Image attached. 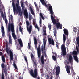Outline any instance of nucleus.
Returning a JSON list of instances; mask_svg holds the SVG:
<instances>
[{
    "label": "nucleus",
    "instance_id": "1",
    "mask_svg": "<svg viewBox=\"0 0 79 79\" xmlns=\"http://www.w3.org/2000/svg\"><path fill=\"white\" fill-rule=\"evenodd\" d=\"M12 1L14 14H15L16 13V14H18V12L20 16H22V12H21V7L19 6V0L17 1V3L15 4H15V0H12Z\"/></svg>",
    "mask_w": 79,
    "mask_h": 79
},
{
    "label": "nucleus",
    "instance_id": "2",
    "mask_svg": "<svg viewBox=\"0 0 79 79\" xmlns=\"http://www.w3.org/2000/svg\"><path fill=\"white\" fill-rule=\"evenodd\" d=\"M34 65L35 66L34 70V73L32 69H31L30 71V73L34 78H36L38 76V72H37V65L36 62H34Z\"/></svg>",
    "mask_w": 79,
    "mask_h": 79
},
{
    "label": "nucleus",
    "instance_id": "3",
    "mask_svg": "<svg viewBox=\"0 0 79 79\" xmlns=\"http://www.w3.org/2000/svg\"><path fill=\"white\" fill-rule=\"evenodd\" d=\"M51 20L53 24H56V27L57 29H62V25L60 23L58 22L57 23H56V20L53 17V16L51 15Z\"/></svg>",
    "mask_w": 79,
    "mask_h": 79
},
{
    "label": "nucleus",
    "instance_id": "4",
    "mask_svg": "<svg viewBox=\"0 0 79 79\" xmlns=\"http://www.w3.org/2000/svg\"><path fill=\"white\" fill-rule=\"evenodd\" d=\"M9 19V23L8 27V31L10 32H11H11H13V31L14 30V25L13 24L11 23V19L10 18Z\"/></svg>",
    "mask_w": 79,
    "mask_h": 79
},
{
    "label": "nucleus",
    "instance_id": "5",
    "mask_svg": "<svg viewBox=\"0 0 79 79\" xmlns=\"http://www.w3.org/2000/svg\"><path fill=\"white\" fill-rule=\"evenodd\" d=\"M26 24L27 25V28L28 31V32L29 34H31L32 32V25H30L29 27H28V26H29V21H26Z\"/></svg>",
    "mask_w": 79,
    "mask_h": 79
},
{
    "label": "nucleus",
    "instance_id": "6",
    "mask_svg": "<svg viewBox=\"0 0 79 79\" xmlns=\"http://www.w3.org/2000/svg\"><path fill=\"white\" fill-rule=\"evenodd\" d=\"M46 38H43V45H42L41 48V50L42 51V53H44V50H45L46 48V43H47V40H45Z\"/></svg>",
    "mask_w": 79,
    "mask_h": 79
},
{
    "label": "nucleus",
    "instance_id": "7",
    "mask_svg": "<svg viewBox=\"0 0 79 79\" xmlns=\"http://www.w3.org/2000/svg\"><path fill=\"white\" fill-rule=\"evenodd\" d=\"M37 54L39 58H40V56H41V49H40V45H39V46L37 49Z\"/></svg>",
    "mask_w": 79,
    "mask_h": 79
},
{
    "label": "nucleus",
    "instance_id": "8",
    "mask_svg": "<svg viewBox=\"0 0 79 79\" xmlns=\"http://www.w3.org/2000/svg\"><path fill=\"white\" fill-rule=\"evenodd\" d=\"M56 76H58V75H59V74H60V66H58L56 67Z\"/></svg>",
    "mask_w": 79,
    "mask_h": 79
},
{
    "label": "nucleus",
    "instance_id": "9",
    "mask_svg": "<svg viewBox=\"0 0 79 79\" xmlns=\"http://www.w3.org/2000/svg\"><path fill=\"white\" fill-rule=\"evenodd\" d=\"M9 53L10 56V62L11 63V60L13 61V52H12L11 50H9Z\"/></svg>",
    "mask_w": 79,
    "mask_h": 79
},
{
    "label": "nucleus",
    "instance_id": "10",
    "mask_svg": "<svg viewBox=\"0 0 79 79\" xmlns=\"http://www.w3.org/2000/svg\"><path fill=\"white\" fill-rule=\"evenodd\" d=\"M48 41L49 42V44H52V45H55V42L53 39H51V38H48Z\"/></svg>",
    "mask_w": 79,
    "mask_h": 79
},
{
    "label": "nucleus",
    "instance_id": "11",
    "mask_svg": "<svg viewBox=\"0 0 79 79\" xmlns=\"http://www.w3.org/2000/svg\"><path fill=\"white\" fill-rule=\"evenodd\" d=\"M2 16L3 18V20H4L5 21L6 25L8 24V21H7V19H6V16L4 15V14H3V13H2Z\"/></svg>",
    "mask_w": 79,
    "mask_h": 79
},
{
    "label": "nucleus",
    "instance_id": "12",
    "mask_svg": "<svg viewBox=\"0 0 79 79\" xmlns=\"http://www.w3.org/2000/svg\"><path fill=\"white\" fill-rule=\"evenodd\" d=\"M65 67H66V70L67 73L68 74H70L71 73L70 72V66L67 65Z\"/></svg>",
    "mask_w": 79,
    "mask_h": 79
},
{
    "label": "nucleus",
    "instance_id": "13",
    "mask_svg": "<svg viewBox=\"0 0 79 79\" xmlns=\"http://www.w3.org/2000/svg\"><path fill=\"white\" fill-rule=\"evenodd\" d=\"M43 36H45L47 35V33H46V27L44 26L43 28Z\"/></svg>",
    "mask_w": 79,
    "mask_h": 79
},
{
    "label": "nucleus",
    "instance_id": "14",
    "mask_svg": "<svg viewBox=\"0 0 79 79\" xmlns=\"http://www.w3.org/2000/svg\"><path fill=\"white\" fill-rule=\"evenodd\" d=\"M41 63L42 64H45V63L44 62V61H46V60H44V55H42L41 57L40 58Z\"/></svg>",
    "mask_w": 79,
    "mask_h": 79
},
{
    "label": "nucleus",
    "instance_id": "15",
    "mask_svg": "<svg viewBox=\"0 0 79 79\" xmlns=\"http://www.w3.org/2000/svg\"><path fill=\"white\" fill-rule=\"evenodd\" d=\"M33 24L34 25L35 28H37L38 31H39V27H38V26H37V24H36V21H35V20H33Z\"/></svg>",
    "mask_w": 79,
    "mask_h": 79
},
{
    "label": "nucleus",
    "instance_id": "16",
    "mask_svg": "<svg viewBox=\"0 0 79 79\" xmlns=\"http://www.w3.org/2000/svg\"><path fill=\"white\" fill-rule=\"evenodd\" d=\"M77 36L76 38L77 43L78 45V46L79 48V33H77Z\"/></svg>",
    "mask_w": 79,
    "mask_h": 79
},
{
    "label": "nucleus",
    "instance_id": "17",
    "mask_svg": "<svg viewBox=\"0 0 79 79\" xmlns=\"http://www.w3.org/2000/svg\"><path fill=\"white\" fill-rule=\"evenodd\" d=\"M8 36L9 37V42L10 44H12V40H11V34L10 32L8 33Z\"/></svg>",
    "mask_w": 79,
    "mask_h": 79
},
{
    "label": "nucleus",
    "instance_id": "18",
    "mask_svg": "<svg viewBox=\"0 0 79 79\" xmlns=\"http://www.w3.org/2000/svg\"><path fill=\"white\" fill-rule=\"evenodd\" d=\"M24 14L26 18H28V13L27 12V10L26 9H25L24 10Z\"/></svg>",
    "mask_w": 79,
    "mask_h": 79
},
{
    "label": "nucleus",
    "instance_id": "19",
    "mask_svg": "<svg viewBox=\"0 0 79 79\" xmlns=\"http://www.w3.org/2000/svg\"><path fill=\"white\" fill-rule=\"evenodd\" d=\"M34 44L35 48H37V39L35 37H34Z\"/></svg>",
    "mask_w": 79,
    "mask_h": 79
},
{
    "label": "nucleus",
    "instance_id": "20",
    "mask_svg": "<svg viewBox=\"0 0 79 79\" xmlns=\"http://www.w3.org/2000/svg\"><path fill=\"white\" fill-rule=\"evenodd\" d=\"M1 32L2 33V37L5 36V30H4V27L2 26L1 27Z\"/></svg>",
    "mask_w": 79,
    "mask_h": 79
},
{
    "label": "nucleus",
    "instance_id": "21",
    "mask_svg": "<svg viewBox=\"0 0 79 79\" xmlns=\"http://www.w3.org/2000/svg\"><path fill=\"white\" fill-rule=\"evenodd\" d=\"M40 1L42 5H45V7L47 8H48V6L47 5V4L46 3H45V1L44 0H40Z\"/></svg>",
    "mask_w": 79,
    "mask_h": 79
},
{
    "label": "nucleus",
    "instance_id": "22",
    "mask_svg": "<svg viewBox=\"0 0 79 79\" xmlns=\"http://www.w3.org/2000/svg\"><path fill=\"white\" fill-rule=\"evenodd\" d=\"M49 10L51 14V15H54V13H53V9L51 6H49Z\"/></svg>",
    "mask_w": 79,
    "mask_h": 79
},
{
    "label": "nucleus",
    "instance_id": "23",
    "mask_svg": "<svg viewBox=\"0 0 79 79\" xmlns=\"http://www.w3.org/2000/svg\"><path fill=\"white\" fill-rule=\"evenodd\" d=\"M63 31L64 34L66 35L67 37H68V30L65 28H64L63 29Z\"/></svg>",
    "mask_w": 79,
    "mask_h": 79
},
{
    "label": "nucleus",
    "instance_id": "24",
    "mask_svg": "<svg viewBox=\"0 0 79 79\" xmlns=\"http://www.w3.org/2000/svg\"><path fill=\"white\" fill-rule=\"evenodd\" d=\"M73 58L76 62L78 63H79V59L77 56H73Z\"/></svg>",
    "mask_w": 79,
    "mask_h": 79
},
{
    "label": "nucleus",
    "instance_id": "25",
    "mask_svg": "<svg viewBox=\"0 0 79 79\" xmlns=\"http://www.w3.org/2000/svg\"><path fill=\"white\" fill-rule=\"evenodd\" d=\"M61 50L62 51L64 50H66V46H65V45L64 44H63L61 45Z\"/></svg>",
    "mask_w": 79,
    "mask_h": 79
},
{
    "label": "nucleus",
    "instance_id": "26",
    "mask_svg": "<svg viewBox=\"0 0 79 79\" xmlns=\"http://www.w3.org/2000/svg\"><path fill=\"white\" fill-rule=\"evenodd\" d=\"M6 51L7 53L9 54V49H8V45L6 44Z\"/></svg>",
    "mask_w": 79,
    "mask_h": 79
},
{
    "label": "nucleus",
    "instance_id": "27",
    "mask_svg": "<svg viewBox=\"0 0 79 79\" xmlns=\"http://www.w3.org/2000/svg\"><path fill=\"white\" fill-rule=\"evenodd\" d=\"M12 32V36L14 38V39L15 40H16V39H17V38H16V35L14 33V31L13 32Z\"/></svg>",
    "mask_w": 79,
    "mask_h": 79
},
{
    "label": "nucleus",
    "instance_id": "28",
    "mask_svg": "<svg viewBox=\"0 0 79 79\" xmlns=\"http://www.w3.org/2000/svg\"><path fill=\"white\" fill-rule=\"evenodd\" d=\"M18 42H19V44H20V47H23V42H22V40L21 39H18Z\"/></svg>",
    "mask_w": 79,
    "mask_h": 79
},
{
    "label": "nucleus",
    "instance_id": "29",
    "mask_svg": "<svg viewBox=\"0 0 79 79\" xmlns=\"http://www.w3.org/2000/svg\"><path fill=\"white\" fill-rule=\"evenodd\" d=\"M57 34V30L56 28H54V37H56V34Z\"/></svg>",
    "mask_w": 79,
    "mask_h": 79
},
{
    "label": "nucleus",
    "instance_id": "30",
    "mask_svg": "<svg viewBox=\"0 0 79 79\" xmlns=\"http://www.w3.org/2000/svg\"><path fill=\"white\" fill-rule=\"evenodd\" d=\"M62 56H65L66 55V50H65L64 51H62Z\"/></svg>",
    "mask_w": 79,
    "mask_h": 79
},
{
    "label": "nucleus",
    "instance_id": "31",
    "mask_svg": "<svg viewBox=\"0 0 79 79\" xmlns=\"http://www.w3.org/2000/svg\"><path fill=\"white\" fill-rule=\"evenodd\" d=\"M66 36L65 35V34H63V42L64 44L65 43V42H66Z\"/></svg>",
    "mask_w": 79,
    "mask_h": 79
},
{
    "label": "nucleus",
    "instance_id": "32",
    "mask_svg": "<svg viewBox=\"0 0 79 79\" xmlns=\"http://www.w3.org/2000/svg\"><path fill=\"white\" fill-rule=\"evenodd\" d=\"M29 8L31 13L32 15H34V11H33L32 7L31 6H30Z\"/></svg>",
    "mask_w": 79,
    "mask_h": 79
},
{
    "label": "nucleus",
    "instance_id": "33",
    "mask_svg": "<svg viewBox=\"0 0 79 79\" xmlns=\"http://www.w3.org/2000/svg\"><path fill=\"white\" fill-rule=\"evenodd\" d=\"M69 61L70 63H71V61H73V57L71 55H69Z\"/></svg>",
    "mask_w": 79,
    "mask_h": 79
},
{
    "label": "nucleus",
    "instance_id": "34",
    "mask_svg": "<svg viewBox=\"0 0 79 79\" xmlns=\"http://www.w3.org/2000/svg\"><path fill=\"white\" fill-rule=\"evenodd\" d=\"M2 60L3 63H5V59L4 56H2Z\"/></svg>",
    "mask_w": 79,
    "mask_h": 79
},
{
    "label": "nucleus",
    "instance_id": "35",
    "mask_svg": "<svg viewBox=\"0 0 79 79\" xmlns=\"http://www.w3.org/2000/svg\"><path fill=\"white\" fill-rule=\"evenodd\" d=\"M13 65L14 67L15 68L18 70V68H17V66H16V64L14 62Z\"/></svg>",
    "mask_w": 79,
    "mask_h": 79
},
{
    "label": "nucleus",
    "instance_id": "36",
    "mask_svg": "<svg viewBox=\"0 0 79 79\" xmlns=\"http://www.w3.org/2000/svg\"><path fill=\"white\" fill-rule=\"evenodd\" d=\"M21 6L23 10H24V4L23 3H22L21 4Z\"/></svg>",
    "mask_w": 79,
    "mask_h": 79
},
{
    "label": "nucleus",
    "instance_id": "37",
    "mask_svg": "<svg viewBox=\"0 0 79 79\" xmlns=\"http://www.w3.org/2000/svg\"><path fill=\"white\" fill-rule=\"evenodd\" d=\"M4 73L5 76H6L7 75V69H4Z\"/></svg>",
    "mask_w": 79,
    "mask_h": 79
},
{
    "label": "nucleus",
    "instance_id": "38",
    "mask_svg": "<svg viewBox=\"0 0 79 79\" xmlns=\"http://www.w3.org/2000/svg\"><path fill=\"white\" fill-rule=\"evenodd\" d=\"M33 18L32 16L31 15H29V19L30 21H31Z\"/></svg>",
    "mask_w": 79,
    "mask_h": 79
},
{
    "label": "nucleus",
    "instance_id": "39",
    "mask_svg": "<svg viewBox=\"0 0 79 79\" xmlns=\"http://www.w3.org/2000/svg\"><path fill=\"white\" fill-rule=\"evenodd\" d=\"M24 58L26 62H27V57H26V56H24Z\"/></svg>",
    "mask_w": 79,
    "mask_h": 79
},
{
    "label": "nucleus",
    "instance_id": "40",
    "mask_svg": "<svg viewBox=\"0 0 79 79\" xmlns=\"http://www.w3.org/2000/svg\"><path fill=\"white\" fill-rule=\"evenodd\" d=\"M1 67L2 68H5V64L2 63L1 64Z\"/></svg>",
    "mask_w": 79,
    "mask_h": 79
},
{
    "label": "nucleus",
    "instance_id": "41",
    "mask_svg": "<svg viewBox=\"0 0 79 79\" xmlns=\"http://www.w3.org/2000/svg\"><path fill=\"white\" fill-rule=\"evenodd\" d=\"M19 31L20 32H22V31H23V30H22V28H21V25L19 26Z\"/></svg>",
    "mask_w": 79,
    "mask_h": 79
},
{
    "label": "nucleus",
    "instance_id": "42",
    "mask_svg": "<svg viewBox=\"0 0 79 79\" xmlns=\"http://www.w3.org/2000/svg\"><path fill=\"white\" fill-rule=\"evenodd\" d=\"M40 24V27L42 26V19H40L39 21Z\"/></svg>",
    "mask_w": 79,
    "mask_h": 79
},
{
    "label": "nucleus",
    "instance_id": "43",
    "mask_svg": "<svg viewBox=\"0 0 79 79\" xmlns=\"http://www.w3.org/2000/svg\"><path fill=\"white\" fill-rule=\"evenodd\" d=\"M28 46L29 47V48L30 49L31 48V41H30V43H28Z\"/></svg>",
    "mask_w": 79,
    "mask_h": 79
},
{
    "label": "nucleus",
    "instance_id": "44",
    "mask_svg": "<svg viewBox=\"0 0 79 79\" xmlns=\"http://www.w3.org/2000/svg\"><path fill=\"white\" fill-rule=\"evenodd\" d=\"M52 58L54 61H56V57L55 56H52Z\"/></svg>",
    "mask_w": 79,
    "mask_h": 79
},
{
    "label": "nucleus",
    "instance_id": "45",
    "mask_svg": "<svg viewBox=\"0 0 79 79\" xmlns=\"http://www.w3.org/2000/svg\"><path fill=\"white\" fill-rule=\"evenodd\" d=\"M48 28L49 30H51L52 29V25L49 24L48 25Z\"/></svg>",
    "mask_w": 79,
    "mask_h": 79
},
{
    "label": "nucleus",
    "instance_id": "46",
    "mask_svg": "<svg viewBox=\"0 0 79 79\" xmlns=\"http://www.w3.org/2000/svg\"><path fill=\"white\" fill-rule=\"evenodd\" d=\"M10 19H11V21H13V15H10Z\"/></svg>",
    "mask_w": 79,
    "mask_h": 79
},
{
    "label": "nucleus",
    "instance_id": "47",
    "mask_svg": "<svg viewBox=\"0 0 79 79\" xmlns=\"http://www.w3.org/2000/svg\"><path fill=\"white\" fill-rule=\"evenodd\" d=\"M36 10L38 12H39V7H37L36 8Z\"/></svg>",
    "mask_w": 79,
    "mask_h": 79
},
{
    "label": "nucleus",
    "instance_id": "48",
    "mask_svg": "<svg viewBox=\"0 0 79 79\" xmlns=\"http://www.w3.org/2000/svg\"><path fill=\"white\" fill-rule=\"evenodd\" d=\"M43 73L41 74V76L42 77H43L44 76V73H43V71H41V73Z\"/></svg>",
    "mask_w": 79,
    "mask_h": 79
},
{
    "label": "nucleus",
    "instance_id": "49",
    "mask_svg": "<svg viewBox=\"0 0 79 79\" xmlns=\"http://www.w3.org/2000/svg\"><path fill=\"white\" fill-rule=\"evenodd\" d=\"M34 4L36 6H37V3H36V2H34Z\"/></svg>",
    "mask_w": 79,
    "mask_h": 79
},
{
    "label": "nucleus",
    "instance_id": "50",
    "mask_svg": "<svg viewBox=\"0 0 79 79\" xmlns=\"http://www.w3.org/2000/svg\"><path fill=\"white\" fill-rule=\"evenodd\" d=\"M31 58H34V55H33V54H31Z\"/></svg>",
    "mask_w": 79,
    "mask_h": 79
},
{
    "label": "nucleus",
    "instance_id": "51",
    "mask_svg": "<svg viewBox=\"0 0 79 79\" xmlns=\"http://www.w3.org/2000/svg\"><path fill=\"white\" fill-rule=\"evenodd\" d=\"M40 16H41V17L43 16V15H42V13H40Z\"/></svg>",
    "mask_w": 79,
    "mask_h": 79
},
{
    "label": "nucleus",
    "instance_id": "52",
    "mask_svg": "<svg viewBox=\"0 0 79 79\" xmlns=\"http://www.w3.org/2000/svg\"><path fill=\"white\" fill-rule=\"evenodd\" d=\"M3 76H4V74L3 73V72H2V77H3Z\"/></svg>",
    "mask_w": 79,
    "mask_h": 79
},
{
    "label": "nucleus",
    "instance_id": "53",
    "mask_svg": "<svg viewBox=\"0 0 79 79\" xmlns=\"http://www.w3.org/2000/svg\"><path fill=\"white\" fill-rule=\"evenodd\" d=\"M56 47L58 49H59L60 48H59V46H58V44H56Z\"/></svg>",
    "mask_w": 79,
    "mask_h": 79
},
{
    "label": "nucleus",
    "instance_id": "54",
    "mask_svg": "<svg viewBox=\"0 0 79 79\" xmlns=\"http://www.w3.org/2000/svg\"><path fill=\"white\" fill-rule=\"evenodd\" d=\"M42 19H43V20H44V19H45V18H44V16H43L42 17H41Z\"/></svg>",
    "mask_w": 79,
    "mask_h": 79
},
{
    "label": "nucleus",
    "instance_id": "55",
    "mask_svg": "<svg viewBox=\"0 0 79 79\" xmlns=\"http://www.w3.org/2000/svg\"><path fill=\"white\" fill-rule=\"evenodd\" d=\"M74 29H75L74 30V32H76V27H74Z\"/></svg>",
    "mask_w": 79,
    "mask_h": 79
},
{
    "label": "nucleus",
    "instance_id": "56",
    "mask_svg": "<svg viewBox=\"0 0 79 79\" xmlns=\"http://www.w3.org/2000/svg\"><path fill=\"white\" fill-rule=\"evenodd\" d=\"M44 56H45V58L47 57V54H44Z\"/></svg>",
    "mask_w": 79,
    "mask_h": 79
},
{
    "label": "nucleus",
    "instance_id": "57",
    "mask_svg": "<svg viewBox=\"0 0 79 79\" xmlns=\"http://www.w3.org/2000/svg\"><path fill=\"white\" fill-rule=\"evenodd\" d=\"M2 79H5V77L4 76L2 77Z\"/></svg>",
    "mask_w": 79,
    "mask_h": 79
},
{
    "label": "nucleus",
    "instance_id": "58",
    "mask_svg": "<svg viewBox=\"0 0 79 79\" xmlns=\"http://www.w3.org/2000/svg\"><path fill=\"white\" fill-rule=\"evenodd\" d=\"M73 75H76V73L74 72H73Z\"/></svg>",
    "mask_w": 79,
    "mask_h": 79
},
{
    "label": "nucleus",
    "instance_id": "59",
    "mask_svg": "<svg viewBox=\"0 0 79 79\" xmlns=\"http://www.w3.org/2000/svg\"><path fill=\"white\" fill-rule=\"evenodd\" d=\"M2 55V52H0V55Z\"/></svg>",
    "mask_w": 79,
    "mask_h": 79
},
{
    "label": "nucleus",
    "instance_id": "60",
    "mask_svg": "<svg viewBox=\"0 0 79 79\" xmlns=\"http://www.w3.org/2000/svg\"><path fill=\"white\" fill-rule=\"evenodd\" d=\"M37 79H40V77H39V76H38Z\"/></svg>",
    "mask_w": 79,
    "mask_h": 79
},
{
    "label": "nucleus",
    "instance_id": "61",
    "mask_svg": "<svg viewBox=\"0 0 79 79\" xmlns=\"http://www.w3.org/2000/svg\"><path fill=\"white\" fill-rule=\"evenodd\" d=\"M77 33H78V34L79 33V29H78V32Z\"/></svg>",
    "mask_w": 79,
    "mask_h": 79
},
{
    "label": "nucleus",
    "instance_id": "62",
    "mask_svg": "<svg viewBox=\"0 0 79 79\" xmlns=\"http://www.w3.org/2000/svg\"><path fill=\"white\" fill-rule=\"evenodd\" d=\"M44 55L46 54V52H45V51L44 52Z\"/></svg>",
    "mask_w": 79,
    "mask_h": 79
},
{
    "label": "nucleus",
    "instance_id": "63",
    "mask_svg": "<svg viewBox=\"0 0 79 79\" xmlns=\"http://www.w3.org/2000/svg\"><path fill=\"white\" fill-rule=\"evenodd\" d=\"M67 63L68 64H69V62H67Z\"/></svg>",
    "mask_w": 79,
    "mask_h": 79
},
{
    "label": "nucleus",
    "instance_id": "64",
    "mask_svg": "<svg viewBox=\"0 0 79 79\" xmlns=\"http://www.w3.org/2000/svg\"><path fill=\"white\" fill-rule=\"evenodd\" d=\"M40 70V71H42V69H41Z\"/></svg>",
    "mask_w": 79,
    "mask_h": 79
}]
</instances>
